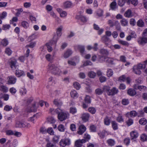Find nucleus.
<instances>
[{
	"label": "nucleus",
	"mask_w": 147,
	"mask_h": 147,
	"mask_svg": "<svg viewBox=\"0 0 147 147\" xmlns=\"http://www.w3.org/2000/svg\"><path fill=\"white\" fill-rule=\"evenodd\" d=\"M72 53V51L69 49L65 51L64 53L63 54V57L65 58H67L69 57Z\"/></svg>",
	"instance_id": "9b49d317"
},
{
	"label": "nucleus",
	"mask_w": 147,
	"mask_h": 147,
	"mask_svg": "<svg viewBox=\"0 0 147 147\" xmlns=\"http://www.w3.org/2000/svg\"><path fill=\"white\" fill-rule=\"evenodd\" d=\"M111 124L112 128L114 130L118 129V124L115 121H112L111 122Z\"/></svg>",
	"instance_id": "a19ab883"
},
{
	"label": "nucleus",
	"mask_w": 147,
	"mask_h": 147,
	"mask_svg": "<svg viewBox=\"0 0 147 147\" xmlns=\"http://www.w3.org/2000/svg\"><path fill=\"white\" fill-rule=\"evenodd\" d=\"M20 92L22 95H23L26 94L27 91L26 89L24 87H23L20 88Z\"/></svg>",
	"instance_id": "de8ad7c7"
},
{
	"label": "nucleus",
	"mask_w": 147,
	"mask_h": 147,
	"mask_svg": "<svg viewBox=\"0 0 147 147\" xmlns=\"http://www.w3.org/2000/svg\"><path fill=\"white\" fill-rule=\"evenodd\" d=\"M86 142V140L84 139L78 140L75 142V146L76 147H81L82 146V144L85 143Z\"/></svg>",
	"instance_id": "2eb2a0df"
},
{
	"label": "nucleus",
	"mask_w": 147,
	"mask_h": 147,
	"mask_svg": "<svg viewBox=\"0 0 147 147\" xmlns=\"http://www.w3.org/2000/svg\"><path fill=\"white\" fill-rule=\"evenodd\" d=\"M7 83L8 84H14L15 83L16 80V78L14 76H9L8 78Z\"/></svg>",
	"instance_id": "9d476101"
},
{
	"label": "nucleus",
	"mask_w": 147,
	"mask_h": 147,
	"mask_svg": "<svg viewBox=\"0 0 147 147\" xmlns=\"http://www.w3.org/2000/svg\"><path fill=\"white\" fill-rule=\"evenodd\" d=\"M46 59L48 61H51L53 59L52 56L50 54H47L45 56Z\"/></svg>",
	"instance_id": "0e129e2a"
},
{
	"label": "nucleus",
	"mask_w": 147,
	"mask_h": 147,
	"mask_svg": "<svg viewBox=\"0 0 147 147\" xmlns=\"http://www.w3.org/2000/svg\"><path fill=\"white\" fill-rule=\"evenodd\" d=\"M140 124L142 125H145L147 123V120L144 118H142L139 121Z\"/></svg>",
	"instance_id": "a18cd8bd"
},
{
	"label": "nucleus",
	"mask_w": 147,
	"mask_h": 147,
	"mask_svg": "<svg viewBox=\"0 0 147 147\" xmlns=\"http://www.w3.org/2000/svg\"><path fill=\"white\" fill-rule=\"evenodd\" d=\"M57 10L59 13L60 16L61 17L64 18L66 16L67 13L65 11H63L60 8H57Z\"/></svg>",
	"instance_id": "f3484780"
},
{
	"label": "nucleus",
	"mask_w": 147,
	"mask_h": 147,
	"mask_svg": "<svg viewBox=\"0 0 147 147\" xmlns=\"http://www.w3.org/2000/svg\"><path fill=\"white\" fill-rule=\"evenodd\" d=\"M15 74L18 77H19L22 76H24L25 75L23 71L18 69L16 70Z\"/></svg>",
	"instance_id": "a211bd4d"
},
{
	"label": "nucleus",
	"mask_w": 147,
	"mask_h": 147,
	"mask_svg": "<svg viewBox=\"0 0 147 147\" xmlns=\"http://www.w3.org/2000/svg\"><path fill=\"white\" fill-rule=\"evenodd\" d=\"M141 140L143 141H145L147 140V136L145 134H143L140 136Z\"/></svg>",
	"instance_id": "603ef678"
},
{
	"label": "nucleus",
	"mask_w": 147,
	"mask_h": 147,
	"mask_svg": "<svg viewBox=\"0 0 147 147\" xmlns=\"http://www.w3.org/2000/svg\"><path fill=\"white\" fill-rule=\"evenodd\" d=\"M142 36V37L138 39V43L141 45L147 43V28L144 31Z\"/></svg>",
	"instance_id": "f03ea898"
},
{
	"label": "nucleus",
	"mask_w": 147,
	"mask_h": 147,
	"mask_svg": "<svg viewBox=\"0 0 147 147\" xmlns=\"http://www.w3.org/2000/svg\"><path fill=\"white\" fill-rule=\"evenodd\" d=\"M118 92V89L115 87H113L110 89V92H108V95L113 96L117 94Z\"/></svg>",
	"instance_id": "ddd939ff"
},
{
	"label": "nucleus",
	"mask_w": 147,
	"mask_h": 147,
	"mask_svg": "<svg viewBox=\"0 0 147 147\" xmlns=\"http://www.w3.org/2000/svg\"><path fill=\"white\" fill-rule=\"evenodd\" d=\"M72 5V3L69 1L64 2L63 4V7L65 8H69L71 7Z\"/></svg>",
	"instance_id": "6ab92c4d"
},
{
	"label": "nucleus",
	"mask_w": 147,
	"mask_h": 147,
	"mask_svg": "<svg viewBox=\"0 0 147 147\" xmlns=\"http://www.w3.org/2000/svg\"><path fill=\"white\" fill-rule=\"evenodd\" d=\"M107 143L110 146H112L114 145L115 143V141L112 139H109L107 141Z\"/></svg>",
	"instance_id": "c9c22d12"
},
{
	"label": "nucleus",
	"mask_w": 147,
	"mask_h": 147,
	"mask_svg": "<svg viewBox=\"0 0 147 147\" xmlns=\"http://www.w3.org/2000/svg\"><path fill=\"white\" fill-rule=\"evenodd\" d=\"M58 130L60 131H64L65 129V128L63 125L62 124L59 125L58 127Z\"/></svg>",
	"instance_id": "864d4df0"
},
{
	"label": "nucleus",
	"mask_w": 147,
	"mask_h": 147,
	"mask_svg": "<svg viewBox=\"0 0 147 147\" xmlns=\"http://www.w3.org/2000/svg\"><path fill=\"white\" fill-rule=\"evenodd\" d=\"M5 53L9 56L12 53V51L9 48H7L5 49Z\"/></svg>",
	"instance_id": "bf43d9fd"
},
{
	"label": "nucleus",
	"mask_w": 147,
	"mask_h": 147,
	"mask_svg": "<svg viewBox=\"0 0 147 147\" xmlns=\"http://www.w3.org/2000/svg\"><path fill=\"white\" fill-rule=\"evenodd\" d=\"M63 28L62 26H60L56 29V35H55L53 38V40L54 43H56L57 41L62 34V30Z\"/></svg>",
	"instance_id": "f257e3e1"
},
{
	"label": "nucleus",
	"mask_w": 147,
	"mask_h": 147,
	"mask_svg": "<svg viewBox=\"0 0 147 147\" xmlns=\"http://www.w3.org/2000/svg\"><path fill=\"white\" fill-rule=\"evenodd\" d=\"M99 58L100 62H103L105 61L106 63L109 64H113L114 59L112 58L103 56H100Z\"/></svg>",
	"instance_id": "423d86ee"
},
{
	"label": "nucleus",
	"mask_w": 147,
	"mask_h": 147,
	"mask_svg": "<svg viewBox=\"0 0 147 147\" xmlns=\"http://www.w3.org/2000/svg\"><path fill=\"white\" fill-rule=\"evenodd\" d=\"M121 25L123 26H127L128 24V21L125 19H122L120 21Z\"/></svg>",
	"instance_id": "ea45409f"
},
{
	"label": "nucleus",
	"mask_w": 147,
	"mask_h": 147,
	"mask_svg": "<svg viewBox=\"0 0 147 147\" xmlns=\"http://www.w3.org/2000/svg\"><path fill=\"white\" fill-rule=\"evenodd\" d=\"M92 65V63L90 61H87L84 62L82 65H81V67H83L84 66L88 65Z\"/></svg>",
	"instance_id": "e433bc0d"
},
{
	"label": "nucleus",
	"mask_w": 147,
	"mask_h": 147,
	"mask_svg": "<svg viewBox=\"0 0 147 147\" xmlns=\"http://www.w3.org/2000/svg\"><path fill=\"white\" fill-rule=\"evenodd\" d=\"M39 117L38 114L36 113L34 115L33 117H31L30 118V120L32 122L34 123L35 121Z\"/></svg>",
	"instance_id": "f704fd0d"
},
{
	"label": "nucleus",
	"mask_w": 147,
	"mask_h": 147,
	"mask_svg": "<svg viewBox=\"0 0 147 147\" xmlns=\"http://www.w3.org/2000/svg\"><path fill=\"white\" fill-rule=\"evenodd\" d=\"M48 121L51 123H55V119L52 117H49L48 118Z\"/></svg>",
	"instance_id": "774afa93"
},
{
	"label": "nucleus",
	"mask_w": 147,
	"mask_h": 147,
	"mask_svg": "<svg viewBox=\"0 0 147 147\" xmlns=\"http://www.w3.org/2000/svg\"><path fill=\"white\" fill-rule=\"evenodd\" d=\"M100 53L103 55H107L109 54V52L106 49H102L100 50Z\"/></svg>",
	"instance_id": "7c9ffc66"
},
{
	"label": "nucleus",
	"mask_w": 147,
	"mask_h": 147,
	"mask_svg": "<svg viewBox=\"0 0 147 147\" xmlns=\"http://www.w3.org/2000/svg\"><path fill=\"white\" fill-rule=\"evenodd\" d=\"M113 74V71L111 69H108L107 71V75L108 77L112 76Z\"/></svg>",
	"instance_id": "6e6d98bb"
},
{
	"label": "nucleus",
	"mask_w": 147,
	"mask_h": 147,
	"mask_svg": "<svg viewBox=\"0 0 147 147\" xmlns=\"http://www.w3.org/2000/svg\"><path fill=\"white\" fill-rule=\"evenodd\" d=\"M124 16L125 17L127 18H129L132 16L131 11L130 9H128L126 11L125 14Z\"/></svg>",
	"instance_id": "393cba45"
},
{
	"label": "nucleus",
	"mask_w": 147,
	"mask_h": 147,
	"mask_svg": "<svg viewBox=\"0 0 147 147\" xmlns=\"http://www.w3.org/2000/svg\"><path fill=\"white\" fill-rule=\"evenodd\" d=\"M1 44L4 46H6L8 45V42L7 40L6 39H4L1 40Z\"/></svg>",
	"instance_id": "37998d69"
},
{
	"label": "nucleus",
	"mask_w": 147,
	"mask_h": 147,
	"mask_svg": "<svg viewBox=\"0 0 147 147\" xmlns=\"http://www.w3.org/2000/svg\"><path fill=\"white\" fill-rule=\"evenodd\" d=\"M53 103L57 106L62 105V102L58 99H55L53 101Z\"/></svg>",
	"instance_id": "72a5a7b5"
},
{
	"label": "nucleus",
	"mask_w": 147,
	"mask_h": 147,
	"mask_svg": "<svg viewBox=\"0 0 147 147\" xmlns=\"http://www.w3.org/2000/svg\"><path fill=\"white\" fill-rule=\"evenodd\" d=\"M9 64L12 69H16L18 66L17 61L15 59L11 60L9 62Z\"/></svg>",
	"instance_id": "1a4fd4ad"
},
{
	"label": "nucleus",
	"mask_w": 147,
	"mask_h": 147,
	"mask_svg": "<svg viewBox=\"0 0 147 147\" xmlns=\"http://www.w3.org/2000/svg\"><path fill=\"white\" fill-rule=\"evenodd\" d=\"M110 48L112 50H114V49H120L121 47L118 45H115L111 46Z\"/></svg>",
	"instance_id": "49530a36"
},
{
	"label": "nucleus",
	"mask_w": 147,
	"mask_h": 147,
	"mask_svg": "<svg viewBox=\"0 0 147 147\" xmlns=\"http://www.w3.org/2000/svg\"><path fill=\"white\" fill-rule=\"evenodd\" d=\"M70 143V140L69 139L65 138L60 140L59 143V145L61 147H65L66 146L69 145Z\"/></svg>",
	"instance_id": "6e6552de"
},
{
	"label": "nucleus",
	"mask_w": 147,
	"mask_h": 147,
	"mask_svg": "<svg viewBox=\"0 0 147 147\" xmlns=\"http://www.w3.org/2000/svg\"><path fill=\"white\" fill-rule=\"evenodd\" d=\"M110 7L111 9L115 10L117 8L116 2L115 1L112 2L110 4Z\"/></svg>",
	"instance_id": "c756f323"
},
{
	"label": "nucleus",
	"mask_w": 147,
	"mask_h": 147,
	"mask_svg": "<svg viewBox=\"0 0 147 147\" xmlns=\"http://www.w3.org/2000/svg\"><path fill=\"white\" fill-rule=\"evenodd\" d=\"M127 94L130 96H134L136 94V91L132 89H129L127 91Z\"/></svg>",
	"instance_id": "b1692460"
},
{
	"label": "nucleus",
	"mask_w": 147,
	"mask_h": 147,
	"mask_svg": "<svg viewBox=\"0 0 147 147\" xmlns=\"http://www.w3.org/2000/svg\"><path fill=\"white\" fill-rule=\"evenodd\" d=\"M88 111L90 112L92 114H94L96 111V110L95 108L92 107H90L88 109Z\"/></svg>",
	"instance_id": "4d7b16f0"
},
{
	"label": "nucleus",
	"mask_w": 147,
	"mask_h": 147,
	"mask_svg": "<svg viewBox=\"0 0 147 147\" xmlns=\"http://www.w3.org/2000/svg\"><path fill=\"white\" fill-rule=\"evenodd\" d=\"M73 86L77 90H79L81 87L80 84L77 82H75L73 83Z\"/></svg>",
	"instance_id": "3c124183"
},
{
	"label": "nucleus",
	"mask_w": 147,
	"mask_h": 147,
	"mask_svg": "<svg viewBox=\"0 0 147 147\" xmlns=\"http://www.w3.org/2000/svg\"><path fill=\"white\" fill-rule=\"evenodd\" d=\"M49 68L51 72L55 75H59L62 73L60 69L54 64L51 65Z\"/></svg>",
	"instance_id": "7ed1b4c3"
},
{
	"label": "nucleus",
	"mask_w": 147,
	"mask_h": 147,
	"mask_svg": "<svg viewBox=\"0 0 147 147\" xmlns=\"http://www.w3.org/2000/svg\"><path fill=\"white\" fill-rule=\"evenodd\" d=\"M69 116V114L67 112L61 109V111L58 114V119L62 121L66 119Z\"/></svg>",
	"instance_id": "39448f33"
},
{
	"label": "nucleus",
	"mask_w": 147,
	"mask_h": 147,
	"mask_svg": "<svg viewBox=\"0 0 147 147\" xmlns=\"http://www.w3.org/2000/svg\"><path fill=\"white\" fill-rule=\"evenodd\" d=\"M7 13L5 11H3L1 14H0V18L1 19H3L6 17Z\"/></svg>",
	"instance_id": "052dcab7"
},
{
	"label": "nucleus",
	"mask_w": 147,
	"mask_h": 147,
	"mask_svg": "<svg viewBox=\"0 0 147 147\" xmlns=\"http://www.w3.org/2000/svg\"><path fill=\"white\" fill-rule=\"evenodd\" d=\"M78 49L80 51L82 55H83V53L84 51V46L81 45H78L77 47Z\"/></svg>",
	"instance_id": "bb28decb"
},
{
	"label": "nucleus",
	"mask_w": 147,
	"mask_h": 147,
	"mask_svg": "<svg viewBox=\"0 0 147 147\" xmlns=\"http://www.w3.org/2000/svg\"><path fill=\"white\" fill-rule=\"evenodd\" d=\"M137 25L140 27H142L144 25V22L142 20H139L137 22Z\"/></svg>",
	"instance_id": "e2e57ef3"
},
{
	"label": "nucleus",
	"mask_w": 147,
	"mask_h": 147,
	"mask_svg": "<svg viewBox=\"0 0 147 147\" xmlns=\"http://www.w3.org/2000/svg\"><path fill=\"white\" fill-rule=\"evenodd\" d=\"M116 120L119 122L121 123L124 121L122 114L119 113L118 116L117 117Z\"/></svg>",
	"instance_id": "a878e982"
},
{
	"label": "nucleus",
	"mask_w": 147,
	"mask_h": 147,
	"mask_svg": "<svg viewBox=\"0 0 147 147\" xmlns=\"http://www.w3.org/2000/svg\"><path fill=\"white\" fill-rule=\"evenodd\" d=\"M70 95L71 97L73 98H76L78 96V94L75 90H72L70 92Z\"/></svg>",
	"instance_id": "5701e85b"
},
{
	"label": "nucleus",
	"mask_w": 147,
	"mask_h": 147,
	"mask_svg": "<svg viewBox=\"0 0 147 147\" xmlns=\"http://www.w3.org/2000/svg\"><path fill=\"white\" fill-rule=\"evenodd\" d=\"M16 10L17 11V12L16 13V15L17 16H19L21 13L23 11V9L22 8L17 9Z\"/></svg>",
	"instance_id": "5fc2aeb1"
},
{
	"label": "nucleus",
	"mask_w": 147,
	"mask_h": 147,
	"mask_svg": "<svg viewBox=\"0 0 147 147\" xmlns=\"http://www.w3.org/2000/svg\"><path fill=\"white\" fill-rule=\"evenodd\" d=\"M0 90L3 92H7L8 91V88L5 86L1 85L0 86Z\"/></svg>",
	"instance_id": "473e14b6"
},
{
	"label": "nucleus",
	"mask_w": 147,
	"mask_h": 147,
	"mask_svg": "<svg viewBox=\"0 0 147 147\" xmlns=\"http://www.w3.org/2000/svg\"><path fill=\"white\" fill-rule=\"evenodd\" d=\"M101 40L106 45H108L109 43L110 42L109 38L106 36H102L101 38Z\"/></svg>",
	"instance_id": "aec40b11"
},
{
	"label": "nucleus",
	"mask_w": 147,
	"mask_h": 147,
	"mask_svg": "<svg viewBox=\"0 0 147 147\" xmlns=\"http://www.w3.org/2000/svg\"><path fill=\"white\" fill-rule=\"evenodd\" d=\"M79 20L83 22H85L87 21V19L85 17L82 16H78Z\"/></svg>",
	"instance_id": "c03bdc74"
},
{
	"label": "nucleus",
	"mask_w": 147,
	"mask_h": 147,
	"mask_svg": "<svg viewBox=\"0 0 147 147\" xmlns=\"http://www.w3.org/2000/svg\"><path fill=\"white\" fill-rule=\"evenodd\" d=\"M145 68V65H142V63H139L137 65L134 66L133 67V72L136 74L140 75L141 74V71L140 69Z\"/></svg>",
	"instance_id": "20e7f679"
},
{
	"label": "nucleus",
	"mask_w": 147,
	"mask_h": 147,
	"mask_svg": "<svg viewBox=\"0 0 147 147\" xmlns=\"http://www.w3.org/2000/svg\"><path fill=\"white\" fill-rule=\"evenodd\" d=\"M104 123L105 125H109L110 123V120L108 117H106L104 119Z\"/></svg>",
	"instance_id": "58836bf2"
},
{
	"label": "nucleus",
	"mask_w": 147,
	"mask_h": 147,
	"mask_svg": "<svg viewBox=\"0 0 147 147\" xmlns=\"http://www.w3.org/2000/svg\"><path fill=\"white\" fill-rule=\"evenodd\" d=\"M127 115H129L130 117H134L138 116V113L135 111H132L127 113Z\"/></svg>",
	"instance_id": "cd10ccee"
},
{
	"label": "nucleus",
	"mask_w": 147,
	"mask_h": 147,
	"mask_svg": "<svg viewBox=\"0 0 147 147\" xmlns=\"http://www.w3.org/2000/svg\"><path fill=\"white\" fill-rule=\"evenodd\" d=\"M129 0H118V5L120 7L123 6L125 4L126 1L129 2Z\"/></svg>",
	"instance_id": "c85d7f7f"
},
{
	"label": "nucleus",
	"mask_w": 147,
	"mask_h": 147,
	"mask_svg": "<svg viewBox=\"0 0 147 147\" xmlns=\"http://www.w3.org/2000/svg\"><path fill=\"white\" fill-rule=\"evenodd\" d=\"M88 75L90 78H94L96 77V74L93 71H90L88 72Z\"/></svg>",
	"instance_id": "2f4dec72"
},
{
	"label": "nucleus",
	"mask_w": 147,
	"mask_h": 147,
	"mask_svg": "<svg viewBox=\"0 0 147 147\" xmlns=\"http://www.w3.org/2000/svg\"><path fill=\"white\" fill-rule=\"evenodd\" d=\"M56 44V43H54V41L53 40V39L49 42L46 44V45L47 47L48 51L49 52H50L51 51L53 50L52 48L51 47V46L53 44Z\"/></svg>",
	"instance_id": "dca6fc26"
},
{
	"label": "nucleus",
	"mask_w": 147,
	"mask_h": 147,
	"mask_svg": "<svg viewBox=\"0 0 147 147\" xmlns=\"http://www.w3.org/2000/svg\"><path fill=\"white\" fill-rule=\"evenodd\" d=\"M90 117L89 114L87 113H83L81 116V118L84 122H86L88 121Z\"/></svg>",
	"instance_id": "f8f14e48"
},
{
	"label": "nucleus",
	"mask_w": 147,
	"mask_h": 147,
	"mask_svg": "<svg viewBox=\"0 0 147 147\" xmlns=\"http://www.w3.org/2000/svg\"><path fill=\"white\" fill-rule=\"evenodd\" d=\"M110 87L109 86H105L103 88V91L106 92L107 94L108 95V92H110Z\"/></svg>",
	"instance_id": "8fccbe9b"
},
{
	"label": "nucleus",
	"mask_w": 147,
	"mask_h": 147,
	"mask_svg": "<svg viewBox=\"0 0 147 147\" xmlns=\"http://www.w3.org/2000/svg\"><path fill=\"white\" fill-rule=\"evenodd\" d=\"M61 111V109L60 108H57L55 110H54L53 109L50 108V112L52 114H59L60 112Z\"/></svg>",
	"instance_id": "4be33fe9"
},
{
	"label": "nucleus",
	"mask_w": 147,
	"mask_h": 147,
	"mask_svg": "<svg viewBox=\"0 0 147 147\" xmlns=\"http://www.w3.org/2000/svg\"><path fill=\"white\" fill-rule=\"evenodd\" d=\"M60 138L59 136H55L53 138V140L55 143L58 142Z\"/></svg>",
	"instance_id": "09e8293b"
},
{
	"label": "nucleus",
	"mask_w": 147,
	"mask_h": 147,
	"mask_svg": "<svg viewBox=\"0 0 147 147\" xmlns=\"http://www.w3.org/2000/svg\"><path fill=\"white\" fill-rule=\"evenodd\" d=\"M84 101L86 103H90L91 102L90 97L88 96H86V97L84 99Z\"/></svg>",
	"instance_id": "680f3d73"
},
{
	"label": "nucleus",
	"mask_w": 147,
	"mask_h": 147,
	"mask_svg": "<svg viewBox=\"0 0 147 147\" xmlns=\"http://www.w3.org/2000/svg\"><path fill=\"white\" fill-rule=\"evenodd\" d=\"M15 126L18 128L28 127L30 126V125L29 123L26 122L17 121L16 123Z\"/></svg>",
	"instance_id": "0eeeda50"
},
{
	"label": "nucleus",
	"mask_w": 147,
	"mask_h": 147,
	"mask_svg": "<svg viewBox=\"0 0 147 147\" xmlns=\"http://www.w3.org/2000/svg\"><path fill=\"white\" fill-rule=\"evenodd\" d=\"M22 26L25 29H27L29 26L28 22L26 21H23L21 23Z\"/></svg>",
	"instance_id": "79ce46f5"
},
{
	"label": "nucleus",
	"mask_w": 147,
	"mask_h": 147,
	"mask_svg": "<svg viewBox=\"0 0 147 147\" xmlns=\"http://www.w3.org/2000/svg\"><path fill=\"white\" fill-rule=\"evenodd\" d=\"M98 134L101 138H103L105 137V135L107 134V132L103 130L98 133Z\"/></svg>",
	"instance_id": "4c0bfd02"
},
{
	"label": "nucleus",
	"mask_w": 147,
	"mask_h": 147,
	"mask_svg": "<svg viewBox=\"0 0 147 147\" xmlns=\"http://www.w3.org/2000/svg\"><path fill=\"white\" fill-rule=\"evenodd\" d=\"M47 132L51 135H54V132L53 131L52 128L49 127L48 128L47 131Z\"/></svg>",
	"instance_id": "13d9d810"
},
{
	"label": "nucleus",
	"mask_w": 147,
	"mask_h": 147,
	"mask_svg": "<svg viewBox=\"0 0 147 147\" xmlns=\"http://www.w3.org/2000/svg\"><path fill=\"white\" fill-rule=\"evenodd\" d=\"M95 92L96 94L100 95L103 93V90L100 88H98L96 90Z\"/></svg>",
	"instance_id": "69168bd1"
},
{
	"label": "nucleus",
	"mask_w": 147,
	"mask_h": 147,
	"mask_svg": "<svg viewBox=\"0 0 147 147\" xmlns=\"http://www.w3.org/2000/svg\"><path fill=\"white\" fill-rule=\"evenodd\" d=\"M86 128L83 125H81L79 126L78 133L80 135L82 134L86 130Z\"/></svg>",
	"instance_id": "4468645a"
},
{
	"label": "nucleus",
	"mask_w": 147,
	"mask_h": 147,
	"mask_svg": "<svg viewBox=\"0 0 147 147\" xmlns=\"http://www.w3.org/2000/svg\"><path fill=\"white\" fill-rule=\"evenodd\" d=\"M126 80V78L124 75H123L120 76L119 79V81L121 82H123Z\"/></svg>",
	"instance_id": "338daca9"
},
{
	"label": "nucleus",
	"mask_w": 147,
	"mask_h": 147,
	"mask_svg": "<svg viewBox=\"0 0 147 147\" xmlns=\"http://www.w3.org/2000/svg\"><path fill=\"white\" fill-rule=\"evenodd\" d=\"M130 134L132 139L137 138L139 135L138 133L136 131H132L130 132Z\"/></svg>",
	"instance_id": "412c9836"
}]
</instances>
